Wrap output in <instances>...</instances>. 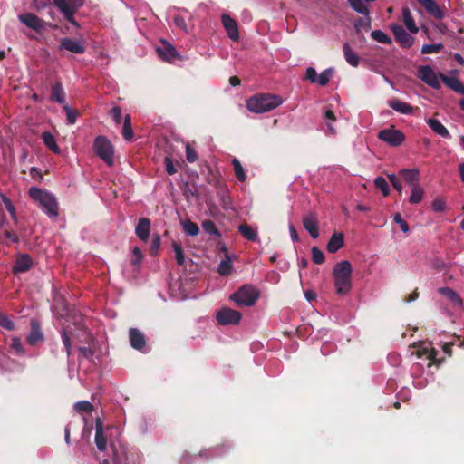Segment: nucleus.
Returning a JSON list of instances; mask_svg holds the SVG:
<instances>
[{"instance_id": "338daca9", "label": "nucleus", "mask_w": 464, "mask_h": 464, "mask_svg": "<svg viewBox=\"0 0 464 464\" xmlns=\"http://www.w3.org/2000/svg\"><path fill=\"white\" fill-rule=\"evenodd\" d=\"M79 351L85 358H90L93 354L92 351L88 347H80Z\"/></svg>"}, {"instance_id": "5701e85b", "label": "nucleus", "mask_w": 464, "mask_h": 464, "mask_svg": "<svg viewBox=\"0 0 464 464\" xmlns=\"http://www.w3.org/2000/svg\"><path fill=\"white\" fill-rule=\"evenodd\" d=\"M400 175L404 180L411 187L419 185L420 171L417 169H402L400 170Z\"/></svg>"}, {"instance_id": "ddd939ff", "label": "nucleus", "mask_w": 464, "mask_h": 464, "mask_svg": "<svg viewBox=\"0 0 464 464\" xmlns=\"http://www.w3.org/2000/svg\"><path fill=\"white\" fill-rule=\"evenodd\" d=\"M392 30L395 36L396 41L401 44L403 48H409L413 44V37L407 33L401 25L393 24L392 26Z\"/></svg>"}, {"instance_id": "4c0bfd02", "label": "nucleus", "mask_w": 464, "mask_h": 464, "mask_svg": "<svg viewBox=\"0 0 464 464\" xmlns=\"http://www.w3.org/2000/svg\"><path fill=\"white\" fill-rule=\"evenodd\" d=\"M334 75V69L327 68L323 71L316 79L315 84H319L320 86H325L331 80Z\"/></svg>"}, {"instance_id": "9d476101", "label": "nucleus", "mask_w": 464, "mask_h": 464, "mask_svg": "<svg viewBox=\"0 0 464 464\" xmlns=\"http://www.w3.org/2000/svg\"><path fill=\"white\" fill-rule=\"evenodd\" d=\"M411 354L415 355L418 359L427 362V367H430L432 362H438L436 352L429 343H422L417 345Z\"/></svg>"}, {"instance_id": "aec40b11", "label": "nucleus", "mask_w": 464, "mask_h": 464, "mask_svg": "<svg viewBox=\"0 0 464 464\" xmlns=\"http://www.w3.org/2000/svg\"><path fill=\"white\" fill-rule=\"evenodd\" d=\"M150 233V221L147 218H141L139 219L138 224L135 227L136 236L141 240L146 242Z\"/></svg>"}, {"instance_id": "c03bdc74", "label": "nucleus", "mask_w": 464, "mask_h": 464, "mask_svg": "<svg viewBox=\"0 0 464 464\" xmlns=\"http://www.w3.org/2000/svg\"><path fill=\"white\" fill-rule=\"evenodd\" d=\"M74 410L78 412H92L93 405L88 401H81L74 404Z\"/></svg>"}, {"instance_id": "1a4fd4ad", "label": "nucleus", "mask_w": 464, "mask_h": 464, "mask_svg": "<svg viewBox=\"0 0 464 464\" xmlns=\"http://www.w3.org/2000/svg\"><path fill=\"white\" fill-rule=\"evenodd\" d=\"M156 51L160 59L167 63H172L177 60H181V55L175 46L167 41H160L156 47Z\"/></svg>"}, {"instance_id": "423d86ee", "label": "nucleus", "mask_w": 464, "mask_h": 464, "mask_svg": "<svg viewBox=\"0 0 464 464\" xmlns=\"http://www.w3.org/2000/svg\"><path fill=\"white\" fill-rule=\"evenodd\" d=\"M57 9L63 14V17L75 27H79L78 22L74 18L75 13L84 4V0H53Z\"/></svg>"}, {"instance_id": "4be33fe9", "label": "nucleus", "mask_w": 464, "mask_h": 464, "mask_svg": "<svg viewBox=\"0 0 464 464\" xmlns=\"http://www.w3.org/2000/svg\"><path fill=\"white\" fill-rule=\"evenodd\" d=\"M344 245L343 234L341 232H335L332 235L329 242L327 243L326 248L329 253H335Z\"/></svg>"}, {"instance_id": "79ce46f5", "label": "nucleus", "mask_w": 464, "mask_h": 464, "mask_svg": "<svg viewBox=\"0 0 464 464\" xmlns=\"http://www.w3.org/2000/svg\"><path fill=\"white\" fill-rule=\"evenodd\" d=\"M374 185L377 188L381 189L382 192V195L384 197H387L390 194V187L386 179L382 177L378 176L374 179Z\"/></svg>"}, {"instance_id": "2f4dec72", "label": "nucleus", "mask_w": 464, "mask_h": 464, "mask_svg": "<svg viewBox=\"0 0 464 464\" xmlns=\"http://www.w3.org/2000/svg\"><path fill=\"white\" fill-rule=\"evenodd\" d=\"M343 54L345 61L351 66L357 67L359 65L360 59L348 44H343Z\"/></svg>"}, {"instance_id": "c9c22d12", "label": "nucleus", "mask_w": 464, "mask_h": 464, "mask_svg": "<svg viewBox=\"0 0 464 464\" xmlns=\"http://www.w3.org/2000/svg\"><path fill=\"white\" fill-rule=\"evenodd\" d=\"M350 5L352 8L357 12L358 14L368 16L369 15V10L367 5L364 3V0H348Z\"/></svg>"}, {"instance_id": "4468645a", "label": "nucleus", "mask_w": 464, "mask_h": 464, "mask_svg": "<svg viewBox=\"0 0 464 464\" xmlns=\"http://www.w3.org/2000/svg\"><path fill=\"white\" fill-rule=\"evenodd\" d=\"M18 19L22 24H24L32 30L38 32L44 29V21L32 13H24L19 14Z\"/></svg>"}, {"instance_id": "dca6fc26", "label": "nucleus", "mask_w": 464, "mask_h": 464, "mask_svg": "<svg viewBox=\"0 0 464 464\" xmlns=\"http://www.w3.org/2000/svg\"><path fill=\"white\" fill-rule=\"evenodd\" d=\"M221 22L228 37L233 41H237L239 39V34L236 20L228 14H223L221 16Z\"/></svg>"}, {"instance_id": "a878e982", "label": "nucleus", "mask_w": 464, "mask_h": 464, "mask_svg": "<svg viewBox=\"0 0 464 464\" xmlns=\"http://www.w3.org/2000/svg\"><path fill=\"white\" fill-rule=\"evenodd\" d=\"M389 106L393 109L395 111L400 112L404 115H410L413 111L412 106L409 103L401 102L397 99H393L389 101Z\"/></svg>"}, {"instance_id": "f8f14e48", "label": "nucleus", "mask_w": 464, "mask_h": 464, "mask_svg": "<svg viewBox=\"0 0 464 464\" xmlns=\"http://www.w3.org/2000/svg\"><path fill=\"white\" fill-rule=\"evenodd\" d=\"M417 76L426 84L434 89H439L440 87V82L437 74L429 65L420 66L417 71Z\"/></svg>"}, {"instance_id": "8fccbe9b", "label": "nucleus", "mask_w": 464, "mask_h": 464, "mask_svg": "<svg viewBox=\"0 0 464 464\" xmlns=\"http://www.w3.org/2000/svg\"><path fill=\"white\" fill-rule=\"evenodd\" d=\"M312 258L315 264H322L324 261V254L317 246L312 248Z\"/></svg>"}, {"instance_id": "c756f323", "label": "nucleus", "mask_w": 464, "mask_h": 464, "mask_svg": "<svg viewBox=\"0 0 464 464\" xmlns=\"http://www.w3.org/2000/svg\"><path fill=\"white\" fill-rule=\"evenodd\" d=\"M51 99L60 104H66L65 94L61 82H56L53 85Z\"/></svg>"}, {"instance_id": "774afa93", "label": "nucleus", "mask_w": 464, "mask_h": 464, "mask_svg": "<svg viewBox=\"0 0 464 464\" xmlns=\"http://www.w3.org/2000/svg\"><path fill=\"white\" fill-rule=\"evenodd\" d=\"M289 232H290L291 239L294 242L298 241L297 232H296L295 228L294 227V226L292 224L289 225Z\"/></svg>"}, {"instance_id": "473e14b6", "label": "nucleus", "mask_w": 464, "mask_h": 464, "mask_svg": "<svg viewBox=\"0 0 464 464\" xmlns=\"http://www.w3.org/2000/svg\"><path fill=\"white\" fill-rule=\"evenodd\" d=\"M240 234L250 241L257 240V231L247 224H241L238 227Z\"/></svg>"}, {"instance_id": "7c9ffc66", "label": "nucleus", "mask_w": 464, "mask_h": 464, "mask_svg": "<svg viewBox=\"0 0 464 464\" xmlns=\"http://www.w3.org/2000/svg\"><path fill=\"white\" fill-rule=\"evenodd\" d=\"M42 138H43V141H44V145L49 150H51L55 154L61 153V150L56 143V140H55L54 136L52 133L45 131L43 133Z\"/></svg>"}, {"instance_id": "20e7f679", "label": "nucleus", "mask_w": 464, "mask_h": 464, "mask_svg": "<svg viewBox=\"0 0 464 464\" xmlns=\"http://www.w3.org/2000/svg\"><path fill=\"white\" fill-rule=\"evenodd\" d=\"M29 196L40 204L42 209L49 217L58 216V203L52 193L37 187H32L29 189Z\"/></svg>"}, {"instance_id": "58836bf2", "label": "nucleus", "mask_w": 464, "mask_h": 464, "mask_svg": "<svg viewBox=\"0 0 464 464\" xmlns=\"http://www.w3.org/2000/svg\"><path fill=\"white\" fill-rule=\"evenodd\" d=\"M0 197L2 198L3 203L5 204V206L6 208V210L11 215L12 219L14 220V222L15 224H17L18 218L16 216V210H15L14 206L12 204L11 200L5 194H1Z\"/></svg>"}, {"instance_id": "3c124183", "label": "nucleus", "mask_w": 464, "mask_h": 464, "mask_svg": "<svg viewBox=\"0 0 464 464\" xmlns=\"http://www.w3.org/2000/svg\"><path fill=\"white\" fill-rule=\"evenodd\" d=\"M160 237L158 234H154L151 238L150 252L152 255H157L160 246Z\"/></svg>"}, {"instance_id": "09e8293b", "label": "nucleus", "mask_w": 464, "mask_h": 464, "mask_svg": "<svg viewBox=\"0 0 464 464\" xmlns=\"http://www.w3.org/2000/svg\"><path fill=\"white\" fill-rule=\"evenodd\" d=\"M443 48L441 44H424L421 48L422 53H439Z\"/></svg>"}, {"instance_id": "f3484780", "label": "nucleus", "mask_w": 464, "mask_h": 464, "mask_svg": "<svg viewBox=\"0 0 464 464\" xmlns=\"http://www.w3.org/2000/svg\"><path fill=\"white\" fill-rule=\"evenodd\" d=\"M428 14L435 19L440 20L445 16V12L436 4L434 0H417Z\"/></svg>"}, {"instance_id": "c85d7f7f", "label": "nucleus", "mask_w": 464, "mask_h": 464, "mask_svg": "<svg viewBox=\"0 0 464 464\" xmlns=\"http://www.w3.org/2000/svg\"><path fill=\"white\" fill-rule=\"evenodd\" d=\"M402 21L411 33L416 34L419 31V28L416 26L411 15V10L408 7L402 9Z\"/></svg>"}, {"instance_id": "412c9836", "label": "nucleus", "mask_w": 464, "mask_h": 464, "mask_svg": "<svg viewBox=\"0 0 464 464\" xmlns=\"http://www.w3.org/2000/svg\"><path fill=\"white\" fill-rule=\"evenodd\" d=\"M26 340L30 345H35L44 340V335L41 331L40 324L35 319L31 320V332L28 334Z\"/></svg>"}, {"instance_id": "37998d69", "label": "nucleus", "mask_w": 464, "mask_h": 464, "mask_svg": "<svg viewBox=\"0 0 464 464\" xmlns=\"http://www.w3.org/2000/svg\"><path fill=\"white\" fill-rule=\"evenodd\" d=\"M371 36L373 40L382 44H391L392 39L382 31L374 30L371 33Z\"/></svg>"}, {"instance_id": "49530a36", "label": "nucleus", "mask_w": 464, "mask_h": 464, "mask_svg": "<svg viewBox=\"0 0 464 464\" xmlns=\"http://www.w3.org/2000/svg\"><path fill=\"white\" fill-rule=\"evenodd\" d=\"M10 346H11L12 350H14L16 354H18V355L24 354V346H23V343H22L20 338L13 337L11 339Z\"/></svg>"}, {"instance_id": "bf43d9fd", "label": "nucleus", "mask_w": 464, "mask_h": 464, "mask_svg": "<svg viewBox=\"0 0 464 464\" xmlns=\"http://www.w3.org/2000/svg\"><path fill=\"white\" fill-rule=\"evenodd\" d=\"M174 23H175L176 26L180 28L182 31H184L186 33L188 32V25H187V23H186V20L184 17H182L180 15L175 16Z\"/></svg>"}, {"instance_id": "69168bd1", "label": "nucleus", "mask_w": 464, "mask_h": 464, "mask_svg": "<svg viewBox=\"0 0 464 464\" xmlns=\"http://www.w3.org/2000/svg\"><path fill=\"white\" fill-rule=\"evenodd\" d=\"M433 266L438 271H443L446 268V264L442 260H440V259H435L433 261Z\"/></svg>"}, {"instance_id": "4d7b16f0", "label": "nucleus", "mask_w": 464, "mask_h": 464, "mask_svg": "<svg viewBox=\"0 0 464 464\" xmlns=\"http://www.w3.org/2000/svg\"><path fill=\"white\" fill-rule=\"evenodd\" d=\"M61 337H62L63 343L65 347L67 355L70 356L71 350H72V343L70 341V337L68 336L67 333L64 330L61 333Z\"/></svg>"}, {"instance_id": "393cba45", "label": "nucleus", "mask_w": 464, "mask_h": 464, "mask_svg": "<svg viewBox=\"0 0 464 464\" xmlns=\"http://www.w3.org/2000/svg\"><path fill=\"white\" fill-rule=\"evenodd\" d=\"M427 124L429 127L438 135L450 139V134L447 128L437 119L430 118L426 120Z\"/></svg>"}, {"instance_id": "603ef678", "label": "nucleus", "mask_w": 464, "mask_h": 464, "mask_svg": "<svg viewBox=\"0 0 464 464\" xmlns=\"http://www.w3.org/2000/svg\"><path fill=\"white\" fill-rule=\"evenodd\" d=\"M202 227L204 231L209 235H217L218 229L216 228V226L213 221L211 220H205L202 223Z\"/></svg>"}, {"instance_id": "72a5a7b5", "label": "nucleus", "mask_w": 464, "mask_h": 464, "mask_svg": "<svg viewBox=\"0 0 464 464\" xmlns=\"http://www.w3.org/2000/svg\"><path fill=\"white\" fill-rule=\"evenodd\" d=\"M122 136L128 141L131 140L134 136L132 127H131V117L130 114H126L124 116L123 127H122Z\"/></svg>"}, {"instance_id": "6ab92c4d", "label": "nucleus", "mask_w": 464, "mask_h": 464, "mask_svg": "<svg viewBox=\"0 0 464 464\" xmlns=\"http://www.w3.org/2000/svg\"><path fill=\"white\" fill-rule=\"evenodd\" d=\"M60 49L66 50L73 53H83L85 52V47L82 43L72 38L62 39Z\"/></svg>"}, {"instance_id": "39448f33", "label": "nucleus", "mask_w": 464, "mask_h": 464, "mask_svg": "<svg viewBox=\"0 0 464 464\" xmlns=\"http://www.w3.org/2000/svg\"><path fill=\"white\" fill-rule=\"evenodd\" d=\"M258 289L252 285H244L237 292L230 295V300L238 306H253L259 298Z\"/></svg>"}, {"instance_id": "6e6552de", "label": "nucleus", "mask_w": 464, "mask_h": 464, "mask_svg": "<svg viewBox=\"0 0 464 464\" xmlns=\"http://www.w3.org/2000/svg\"><path fill=\"white\" fill-rule=\"evenodd\" d=\"M378 138L392 147H398L405 140V135L393 127L383 129L378 132Z\"/></svg>"}, {"instance_id": "2eb2a0df", "label": "nucleus", "mask_w": 464, "mask_h": 464, "mask_svg": "<svg viewBox=\"0 0 464 464\" xmlns=\"http://www.w3.org/2000/svg\"><path fill=\"white\" fill-rule=\"evenodd\" d=\"M130 343L135 350L146 353V342L143 334L136 328H130L129 332Z\"/></svg>"}, {"instance_id": "0eeeda50", "label": "nucleus", "mask_w": 464, "mask_h": 464, "mask_svg": "<svg viewBox=\"0 0 464 464\" xmlns=\"http://www.w3.org/2000/svg\"><path fill=\"white\" fill-rule=\"evenodd\" d=\"M93 150L107 165L112 166L114 163V150L111 141L103 137L98 136L93 144Z\"/></svg>"}, {"instance_id": "9b49d317", "label": "nucleus", "mask_w": 464, "mask_h": 464, "mask_svg": "<svg viewBox=\"0 0 464 464\" xmlns=\"http://www.w3.org/2000/svg\"><path fill=\"white\" fill-rule=\"evenodd\" d=\"M216 319L219 324H237L241 320V314L229 307H223L216 314Z\"/></svg>"}, {"instance_id": "e433bc0d", "label": "nucleus", "mask_w": 464, "mask_h": 464, "mask_svg": "<svg viewBox=\"0 0 464 464\" xmlns=\"http://www.w3.org/2000/svg\"><path fill=\"white\" fill-rule=\"evenodd\" d=\"M423 195L424 189L420 185L411 187V194L409 198L410 203L419 204L422 200Z\"/></svg>"}, {"instance_id": "5fc2aeb1", "label": "nucleus", "mask_w": 464, "mask_h": 464, "mask_svg": "<svg viewBox=\"0 0 464 464\" xmlns=\"http://www.w3.org/2000/svg\"><path fill=\"white\" fill-rule=\"evenodd\" d=\"M110 115L111 116L113 121L116 125H120L121 121V109L118 106L113 107L110 111Z\"/></svg>"}, {"instance_id": "f03ea898", "label": "nucleus", "mask_w": 464, "mask_h": 464, "mask_svg": "<svg viewBox=\"0 0 464 464\" xmlns=\"http://www.w3.org/2000/svg\"><path fill=\"white\" fill-rule=\"evenodd\" d=\"M353 266L348 260L336 263L333 268L334 285L335 293L339 295H346L352 289Z\"/></svg>"}, {"instance_id": "e2e57ef3", "label": "nucleus", "mask_w": 464, "mask_h": 464, "mask_svg": "<svg viewBox=\"0 0 464 464\" xmlns=\"http://www.w3.org/2000/svg\"><path fill=\"white\" fill-rule=\"evenodd\" d=\"M305 77L312 83H315L316 82V79L318 77V73H317L316 70L314 67H308L306 69Z\"/></svg>"}, {"instance_id": "a18cd8bd", "label": "nucleus", "mask_w": 464, "mask_h": 464, "mask_svg": "<svg viewBox=\"0 0 464 464\" xmlns=\"http://www.w3.org/2000/svg\"><path fill=\"white\" fill-rule=\"evenodd\" d=\"M63 110L66 112V120L68 124H74L78 118V111L72 110L67 104L63 105Z\"/></svg>"}, {"instance_id": "f704fd0d", "label": "nucleus", "mask_w": 464, "mask_h": 464, "mask_svg": "<svg viewBox=\"0 0 464 464\" xmlns=\"http://www.w3.org/2000/svg\"><path fill=\"white\" fill-rule=\"evenodd\" d=\"M181 227L183 231L188 236L195 237L199 233L198 225L192 222L190 219H185L181 221Z\"/></svg>"}, {"instance_id": "052dcab7", "label": "nucleus", "mask_w": 464, "mask_h": 464, "mask_svg": "<svg viewBox=\"0 0 464 464\" xmlns=\"http://www.w3.org/2000/svg\"><path fill=\"white\" fill-rule=\"evenodd\" d=\"M432 208L436 212H441L446 208L445 201L442 198H436L432 201Z\"/></svg>"}, {"instance_id": "a19ab883", "label": "nucleus", "mask_w": 464, "mask_h": 464, "mask_svg": "<svg viewBox=\"0 0 464 464\" xmlns=\"http://www.w3.org/2000/svg\"><path fill=\"white\" fill-rule=\"evenodd\" d=\"M232 267V261L227 256L219 263L218 271L221 276H227L231 273Z\"/></svg>"}, {"instance_id": "ea45409f", "label": "nucleus", "mask_w": 464, "mask_h": 464, "mask_svg": "<svg viewBox=\"0 0 464 464\" xmlns=\"http://www.w3.org/2000/svg\"><path fill=\"white\" fill-rule=\"evenodd\" d=\"M232 165L234 167V171L237 179L241 182L245 181L246 176L240 161L237 158H234L232 160Z\"/></svg>"}, {"instance_id": "0e129e2a", "label": "nucleus", "mask_w": 464, "mask_h": 464, "mask_svg": "<svg viewBox=\"0 0 464 464\" xmlns=\"http://www.w3.org/2000/svg\"><path fill=\"white\" fill-rule=\"evenodd\" d=\"M132 255H133L132 264L134 266H139L140 264V262H141L142 257H143L141 250L139 247L136 246L132 250Z\"/></svg>"}, {"instance_id": "864d4df0", "label": "nucleus", "mask_w": 464, "mask_h": 464, "mask_svg": "<svg viewBox=\"0 0 464 464\" xmlns=\"http://www.w3.org/2000/svg\"><path fill=\"white\" fill-rule=\"evenodd\" d=\"M186 159L190 163L198 160L197 151L189 144H186Z\"/></svg>"}, {"instance_id": "7ed1b4c3", "label": "nucleus", "mask_w": 464, "mask_h": 464, "mask_svg": "<svg viewBox=\"0 0 464 464\" xmlns=\"http://www.w3.org/2000/svg\"><path fill=\"white\" fill-rule=\"evenodd\" d=\"M283 103V99L276 94H258L246 101V108L255 113L270 111Z\"/></svg>"}, {"instance_id": "6e6d98bb", "label": "nucleus", "mask_w": 464, "mask_h": 464, "mask_svg": "<svg viewBox=\"0 0 464 464\" xmlns=\"http://www.w3.org/2000/svg\"><path fill=\"white\" fill-rule=\"evenodd\" d=\"M393 220L400 226V228L402 232L408 233L410 228L405 220H403L399 213L393 216Z\"/></svg>"}, {"instance_id": "de8ad7c7", "label": "nucleus", "mask_w": 464, "mask_h": 464, "mask_svg": "<svg viewBox=\"0 0 464 464\" xmlns=\"http://www.w3.org/2000/svg\"><path fill=\"white\" fill-rule=\"evenodd\" d=\"M172 246H173V250L175 252L177 263L180 266L183 265L185 262V257L183 255V250H182L181 246L179 244H178L177 242H173Z\"/></svg>"}, {"instance_id": "bb28decb", "label": "nucleus", "mask_w": 464, "mask_h": 464, "mask_svg": "<svg viewBox=\"0 0 464 464\" xmlns=\"http://www.w3.org/2000/svg\"><path fill=\"white\" fill-rule=\"evenodd\" d=\"M31 266H32V261H31L30 257L26 255L22 256L16 260L14 266H13V272L14 274L24 273L27 270H29Z\"/></svg>"}, {"instance_id": "f257e3e1", "label": "nucleus", "mask_w": 464, "mask_h": 464, "mask_svg": "<svg viewBox=\"0 0 464 464\" xmlns=\"http://www.w3.org/2000/svg\"><path fill=\"white\" fill-rule=\"evenodd\" d=\"M114 428L104 426L102 420L97 418L95 420V438L94 442L100 452H105L108 443L112 456L110 459L101 460V464H126V454L121 447H117L111 440Z\"/></svg>"}, {"instance_id": "b1692460", "label": "nucleus", "mask_w": 464, "mask_h": 464, "mask_svg": "<svg viewBox=\"0 0 464 464\" xmlns=\"http://www.w3.org/2000/svg\"><path fill=\"white\" fill-rule=\"evenodd\" d=\"M304 229L310 234L313 238H317L319 236L318 224L314 215L305 217L303 220Z\"/></svg>"}, {"instance_id": "cd10ccee", "label": "nucleus", "mask_w": 464, "mask_h": 464, "mask_svg": "<svg viewBox=\"0 0 464 464\" xmlns=\"http://www.w3.org/2000/svg\"><path fill=\"white\" fill-rule=\"evenodd\" d=\"M444 83L454 92L464 95V84L456 77L442 76Z\"/></svg>"}, {"instance_id": "680f3d73", "label": "nucleus", "mask_w": 464, "mask_h": 464, "mask_svg": "<svg viewBox=\"0 0 464 464\" xmlns=\"http://www.w3.org/2000/svg\"><path fill=\"white\" fill-rule=\"evenodd\" d=\"M0 325L7 330L14 328L13 322L5 314H0Z\"/></svg>"}, {"instance_id": "13d9d810", "label": "nucleus", "mask_w": 464, "mask_h": 464, "mask_svg": "<svg viewBox=\"0 0 464 464\" xmlns=\"http://www.w3.org/2000/svg\"><path fill=\"white\" fill-rule=\"evenodd\" d=\"M164 164H165L166 172L169 175H173V174H175L177 172V169L174 166V164H173V162H172L170 158H169V157L165 158Z\"/></svg>"}, {"instance_id": "a211bd4d", "label": "nucleus", "mask_w": 464, "mask_h": 464, "mask_svg": "<svg viewBox=\"0 0 464 464\" xmlns=\"http://www.w3.org/2000/svg\"><path fill=\"white\" fill-rule=\"evenodd\" d=\"M439 293L443 295L447 300L450 302V305L457 310H460L462 308L463 303L462 299L459 295L457 292L450 287H441L439 289Z\"/></svg>"}]
</instances>
